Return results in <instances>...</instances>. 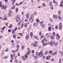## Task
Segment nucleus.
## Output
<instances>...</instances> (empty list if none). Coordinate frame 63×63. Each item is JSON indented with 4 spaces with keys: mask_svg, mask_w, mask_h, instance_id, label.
Masks as SVG:
<instances>
[{
    "mask_svg": "<svg viewBox=\"0 0 63 63\" xmlns=\"http://www.w3.org/2000/svg\"><path fill=\"white\" fill-rule=\"evenodd\" d=\"M38 44V42L37 41H36L34 42V44L33 43V46L34 47H37V46Z\"/></svg>",
    "mask_w": 63,
    "mask_h": 63,
    "instance_id": "nucleus-1",
    "label": "nucleus"
},
{
    "mask_svg": "<svg viewBox=\"0 0 63 63\" xmlns=\"http://www.w3.org/2000/svg\"><path fill=\"white\" fill-rule=\"evenodd\" d=\"M43 52L42 51H41L39 53V56L40 57H41L43 56Z\"/></svg>",
    "mask_w": 63,
    "mask_h": 63,
    "instance_id": "nucleus-2",
    "label": "nucleus"
},
{
    "mask_svg": "<svg viewBox=\"0 0 63 63\" xmlns=\"http://www.w3.org/2000/svg\"><path fill=\"white\" fill-rule=\"evenodd\" d=\"M50 44L51 45V46L53 45H55V43L54 41H51L50 43Z\"/></svg>",
    "mask_w": 63,
    "mask_h": 63,
    "instance_id": "nucleus-3",
    "label": "nucleus"
},
{
    "mask_svg": "<svg viewBox=\"0 0 63 63\" xmlns=\"http://www.w3.org/2000/svg\"><path fill=\"white\" fill-rule=\"evenodd\" d=\"M53 17L55 19H58V16L56 15H54L53 16Z\"/></svg>",
    "mask_w": 63,
    "mask_h": 63,
    "instance_id": "nucleus-4",
    "label": "nucleus"
},
{
    "mask_svg": "<svg viewBox=\"0 0 63 63\" xmlns=\"http://www.w3.org/2000/svg\"><path fill=\"white\" fill-rule=\"evenodd\" d=\"M29 19L30 22H33L34 20H33V19L31 17H30L29 18Z\"/></svg>",
    "mask_w": 63,
    "mask_h": 63,
    "instance_id": "nucleus-5",
    "label": "nucleus"
},
{
    "mask_svg": "<svg viewBox=\"0 0 63 63\" xmlns=\"http://www.w3.org/2000/svg\"><path fill=\"white\" fill-rule=\"evenodd\" d=\"M26 40H27L28 38H30V35L29 34H28L26 35V37H25Z\"/></svg>",
    "mask_w": 63,
    "mask_h": 63,
    "instance_id": "nucleus-6",
    "label": "nucleus"
},
{
    "mask_svg": "<svg viewBox=\"0 0 63 63\" xmlns=\"http://www.w3.org/2000/svg\"><path fill=\"white\" fill-rule=\"evenodd\" d=\"M59 29H60V30H61L62 27V23H60L59 24Z\"/></svg>",
    "mask_w": 63,
    "mask_h": 63,
    "instance_id": "nucleus-7",
    "label": "nucleus"
},
{
    "mask_svg": "<svg viewBox=\"0 0 63 63\" xmlns=\"http://www.w3.org/2000/svg\"><path fill=\"white\" fill-rule=\"evenodd\" d=\"M1 9H4V10H6V7L5 5H3L1 6Z\"/></svg>",
    "mask_w": 63,
    "mask_h": 63,
    "instance_id": "nucleus-8",
    "label": "nucleus"
},
{
    "mask_svg": "<svg viewBox=\"0 0 63 63\" xmlns=\"http://www.w3.org/2000/svg\"><path fill=\"white\" fill-rule=\"evenodd\" d=\"M16 56V54L15 53H14L13 55H12V54H11V59H13L14 58V57H15Z\"/></svg>",
    "mask_w": 63,
    "mask_h": 63,
    "instance_id": "nucleus-9",
    "label": "nucleus"
},
{
    "mask_svg": "<svg viewBox=\"0 0 63 63\" xmlns=\"http://www.w3.org/2000/svg\"><path fill=\"white\" fill-rule=\"evenodd\" d=\"M51 57V55H50L49 56H48L46 57V60H49L50 58Z\"/></svg>",
    "mask_w": 63,
    "mask_h": 63,
    "instance_id": "nucleus-10",
    "label": "nucleus"
},
{
    "mask_svg": "<svg viewBox=\"0 0 63 63\" xmlns=\"http://www.w3.org/2000/svg\"><path fill=\"white\" fill-rule=\"evenodd\" d=\"M60 7H63V0H62L61 1V4H60Z\"/></svg>",
    "mask_w": 63,
    "mask_h": 63,
    "instance_id": "nucleus-11",
    "label": "nucleus"
},
{
    "mask_svg": "<svg viewBox=\"0 0 63 63\" xmlns=\"http://www.w3.org/2000/svg\"><path fill=\"white\" fill-rule=\"evenodd\" d=\"M16 1V0H13L12 1V3L11 4V5L12 6H13L14 5V4H15V3Z\"/></svg>",
    "mask_w": 63,
    "mask_h": 63,
    "instance_id": "nucleus-12",
    "label": "nucleus"
},
{
    "mask_svg": "<svg viewBox=\"0 0 63 63\" xmlns=\"http://www.w3.org/2000/svg\"><path fill=\"white\" fill-rule=\"evenodd\" d=\"M43 57L42 58V59L44 60L45 59V58L46 57V55L45 54H43Z\"/></svg>",
    "mask_w": 63,
    "mask_h": 63,
    "instance_id": "nucleus-13",
    "label": "nucleus"
},
{
    "mask_svg": "<svg viewBox=\"0 0 63 63\" xmlns=\"http://www.w3.org/2000/svg\"><path fill=\"white\" fill-rule=\"evenodd\" d=\"M31 52V51L30 50H29L27 52V54L28 55H30V53Z\"/></svg>",
    "mask_w": 63,
    "mask_h": 63,
    "instance_id": "nucleus-14",
    "label": "nucleus"
},
{
    "mask_svg": "<svg viewBox=\"0 0 63 63\" xmlns=\"http://www.w3.org/2000/svg\"><path fill=\"white\" fill-rule=\"evenodd\" d=\"M20 17V15H18L15 16V18L16 19L19 18V19Z\"/></svg>",
    "mask_w": 63,
    "mask_h": 63,
    "instance_id": "nucleus-15",
    "label": "nucleus"
},
{
    "mask_svg": "<svg viewBox=\"0 0 63 63\" xmlns=\"http://www.w3.org/2000/svg\"><path fill=\"white\" fill-rule=\"evenodd\" d=\"M33 38L35 39H36L37 40H38L39 39V38L37 36L34 35L33 36Z\"/></svg>",
    "mask_w": 63,
    "mask_h": 63,
    "instance_id": "nucleus-16",
    "label": "nucleus"
},
{
    "mask_svg": "<svg viewBox=\"0 0 63 63\" xmlns=\"http://www.w3.org/2000/svg\"><path fill=\"white\" fill-rule=\"evenodd\" d=\"M58 13L59 16H61V11L59 10L58 12Z\"/></svg>",
    "mask_w": 63,
    "mask_h": 63,
    "instance_id": "nucleus-17",
    "label": "nucleus"
},
{
    "mask_svg": "<svg viewBox=\"0 0 63 63\" xmlns=\"http://www.w3.org/2000/svg\"><path fill=\"white\" fill-rule=\"evenodd\" d=\"M38 24V23L37 22H35L33 24V25L34 26H37Z\"/></svg>",
    "mask_w": 63,
    "mask_h": 63,
    "instance_id": "nucleus-18",
    "label": "nucleus"
},
{
    "mask_svg": "<svg viewBox=\"0 0 63 63\" xmlns=\"http://www.w3.org/2000/svg\"><path fill=\"white\" fill-rule=\"evenodd\" d=\"M16 8V5H14L11 8V10H14Z\"/></svg>",
    "mask_w": 63,
    "mask_h": 63,
    "instance_id": "nucleus-19",
    "label": "nucleus"
},
{
    "mask_svg": "<svg viewBox=\"0 0 63 63\" xmlns=\"http://www.w3.org/2000/svg\"><path fill=\"white\" fill-rule=\"evenodd\" d=\"M50 34L49 33H47L46 34V36L47 37H50Z\"/></svg>",
    "mask_w": 63,
    "mask_h": 63,
    "instance_id": "nucleus-20",
    "label": "nucleus"
},
{
    "mask_svg": "<svg viewBox=\"0 0 63 63\" xmlns=\"http://www.w3.org/2000/svg\"><path fill=\"white\" fill-rule=\"evenodd\" d=\"M25 16L27 19H28L29 17L28 16V14L27 13L25 15Z\"/></svg>",
    "mask_w": 63,
    "mask_h": 63,
    "instance_id": "nucleus-21",
    "label": "nucleus"
},
{
    "mask_svg": "<svg viewBox=\"0 0 63 63\" xmlns=\"http://www.w3.org/2000/svg\"><path fill=\"white\" fill-rule=\"evenodd\" d=\"M24 49H25V47H24V46H22L21 47V50H23Z\"/></svg>",
    "mask_w": 63,
    "mask_h": 63,
    "instance_id": "nucleus-22",
    "label": "nucleus"
},
{
    "mask_svg": "<svg viewBox=\"0 0 63 63\" xmlns=\"http://www.w3.org/2000/svg\"><path fill=\"white\" fill-rule=\"evenodd\" d=\"M51 25L50 26H49L48 27V30H49V31H51Z\"/></svg>",
    "mask_w": 63,
    "mask_h": 63,
    "instance_id": "nucleus-23",
    "label": "nucleus"
},
{
    "mask_svg": "<svg viewBox=\"0 0 63 63\" xmlns=\"http://www.w3.org/2000/svg\"><path fill=\"white\" fill-rule=\"evenodd\" d=\"M22 59L24 61V60H25L26 59V58H25V57L24 56H22Z\"/></svg>",
    "mask_w": 63,
    "mask_h": 63,
    "instance_id": "nucleus-24",
    "label": "nucleus"
},
{
    "mask_svg": "<svg viewBox=\"0 0 63 63\" xmlns=\"http://www.w3.org/2000/svg\"><path fill=\"white\" fill-rule=\"evenodd\" d=\"M30 35L31 37H32L33 36V33L32 32H31L30 33Z\"/></svg>",
    "mask_w": 63,
    "mask_h": 63,
    "instance_id": "nucleus-25",
    "label": "nucleus"
},
{
    "mask_svg": "<svg viewBox=\"0 0 63 63\" xmlns=\"http://www.w3.org/2000/svg\"><path fill=\"white\" fill-rule=\"evenodd\" d=\"M56 36L57 37H58V38H60V36L59 35V34H56Z\"/></svg>",
    "mask_w": 63,
    "mask_h": 63,
    "instance_id": "nucleus-26",
    "label": "nucleus"
},
{
    "mask_svg": "<svg viewBox=\"0 0 63 63\" xmlns=\"http://www.w3.org/2000/svg\"><path fill=\"white\" fill-rule=\"evenodd\" d=\"M42 5L43 7H45V6H46V4L45 3V2H44L42 4Z\"/></svg>",
    "mask_w": 63,
    "mask_h": 63,
    "instance_id": "nucleus-27",
    "label": "nucleus"
},
{
    "mask_svg": "<svg viewBox=\"0 0 63 63\" xmlns=\"http://www.w3.org/2000/svg\"><path fill=\"white\" fill-rule=\"evenodd\" d=\"M41 26L42 28H44V27H45V24H42Z\"/></svg>",
    "mask_w": 63,
    "mask_h": 63,
    "instance_id": "nucleus-28",
    "label": "nucleus"
},
{
    "mask_svg": "<svg viewBox=\"0 0 63 63\" xmlns=\"http://www.w3.org/2000/svg\"><path fill=\"white\" fill-rule=\"evenodd\" d=\"M12 27L13 25H12V24H11L8 27L10 28H12Z\"/></svg>",
    "mask_w": 63,
    "mask_h": 63,
    "instance_id": "nucleus-29",
    "label": "nucleus"
},
{
    "mask_svg": "<svg viewBox=\"0 0 63 63\" xmlns=\"http://www.w3.org/2000/svg\"><path fill=\"white\" fill-rule=\"evenodd\" d=\"M25 56L26 58H28V54H25Z\"/></svg>",
    "mask_w": 63,
    "mask_h": 63,
    "instance_id": "nucleus-30",
    "label": "nucleus"
},
{
    "mask_svg": "<svg viewBox=\"0 0 63 63\" xmlns=\"http://www.w3.org/2000/svg\"><path fill=\"white\" fill-rule=\"evenodd\" d=\"M25 27L26 28L27 27V26H28V24L26 23H25Z\"/></svg>",
    "mask_w": 63,
    "mask_h": 63,
    "instance_id": "nucleus-31",
    "label": "nucleus"
},
{
    "mask_svg": "<svg viewBox=\"0 0 63 63\" xmlns=\"http://www.w3.org/2000/svg\"><path fill=\"white\" fill-rule=\"evenodd\" d=\"M47 43L46 42H45L43 43V46H46V45H47Z\"/></svg>",
    "mask_w": 63,
    "mask_h": 63,
    "instance_id": "nucleus-32",
    "label": "nucleus"
},
{
    "mask_svg": "<svg viewBox=\"0 0 63 63\" xmlns=\"http://www.w3.org/2000/svg\"><path fill=\"white\" fill-rule=\"evenodd\" d=\"M53 3H55V6H57V2L55 1V2H54Z\"/></svg>",
    "mask_w": 63,
    "mask_h": 63,
    "instance_id": "nucleus-33",
    "label": "nucleus"
},
{
    "mask_svg": "<svg viewBox=\"0 0 63 63\" xmlns=\"http://www.w3.org/2000/svg\"><path fill=\"white\" fill-rule=\"evenodd\" d=\"M60 53H61V55H63V52L61 51H60Z\"/></svg>",
    "mask_w": 63,
    "mask_h": 63,
    "instance_id": "nucleus-34",
    "label": "nucleus"
},
{
    "mask_svg": "<svg viewBox=\"0 0 63 63\" xmlns=\"http://www.w3.org/2000/svg\"><path fill=\"white\" fill-rule=\"evenodd\" d=\"M52 35L54 37H55V32H53Z\"/></svg>",
    "mask_w": 63,
    "mask_h": 63,
    "instance_id": "nucleus-35",
    "label": "nucleus"
},
{
    "mask_svg": "<svg viewBox=\"0 0 63 63\" xmlns=\"http://www.w3.org/2000/svg\"><path fill=\"white\" fill-rule=\"evenodd\" d=\"M33 57L34 58V59H37V58H38L37 56H36L35 57L34 55H33Z\"/></svg>",
    "mask_w": 63,
    "mask_h": 63,
    "instance_id": "nucleus-36",
    "label": "nucleus"
},
{
    "mask_svg": "<svg viewBox=\"0 0 63 63\" xmlns=\"http://www.w3.org/2000/svg\"><path fill=\"white\" fill-rule=\"evenodd\" d=\"M45 53L46 54H49V52L47 51H46L45 52Z\"/></svg>",
    "mask_w": 63,
    "mask_h": 63,
    "instance_id": "nucleus-37",
    "label": "nucleus"
},
{
    "mask_svg": "<svg viewBox=\"0 0 63 63\" xmlns=\"http://www.w3.org/2000/svg\"><path fill=\"white\" fill-rule=\"evenodd\" d=\"M36 55L37 56H39V53L38 52H37L36 53Z\"/></svg>",
    "mask_w": 63,
    "mask_h": 63,
    "instance_id": "nucleus-38",
    "label": "nucleus"
},
{
    "mask_svg": "<svg viewBox=\"0 0 63 63\" xmlns=\"http://www.w3.org/2000/svg\"><path fill=\"white\" fill-rule=\"evenodd\" d=\"M43 40H44V41H45V42H47V39H46V38H44L43 39Z\"/></svg>",
    "mask_w": 63,
    "mask_h": 63,
    "instance_id": "nucleus-39",
    "label": "nucleus"
},
{
    "mask_svg": "<svg viewBox=\"0 0 63 63\" xmlns=\"http://www.w3.org/2000/svg\"><path fill=\"white\" fill-rule=\"evenodd\" d=\"M39 35L40 36H41V35H42V32L40 31L38 32Z\"/></svg>",
    "mask_w": 63,
    "mask_h": 63,
    "instance_id": "nucleus-40",
    "label": "nucleus"
},
{
    "mask_svg": "<svg viewBox=\"0 0 63 63\" xmlns=\"http://www.w3.org/2000/svg\"><path fill=\"white\" fill-rule=\"evenodd\" d=\"M51 39H52V40H54V37L53 36H52L51 37Z\"/></svg>",
    "mask_w": 63,
    "mask_h": 63,
    "instance_id": "nucleus-41",
    "label": "nucleus"
},
{
    "mask_svg": "<svg viewBox=\"0 0 63 63\" xmlns=\"http://www.w3.org/2000/svg\"><path fill=\"white\" fill-rule=\"evenodd\" d=\"M58 17L59 18V20H62V18H61V17L60 16H58Z\"/></svg>",
    "mask_w": 63,
    "mask_h": 63,
    "instance_id": "nucleus-42",
    "label": "nucleus"
},
{
    "mask_svg": "<svg viewBox=\"0 0 63 63\" xmlns=\"http://www.w3.org/2000/svg\"><path fill=\"white\" fill-rule=\"evenodd\" d=\"M16 47L17 48V49H19V45H17Z\"/></svg>",
    "mask_w": 63,
    "mask_h": 63,
    "instance_id": "nucleus-43",
    "label": "nucleus"
},
{
    "mask_svg": "<svg viewBox=\"0 0 63 63\" xmlns=\"http://www.w3.org/2000/svg\"><path fill=\"white\" fill-rule=\"evenodd\" d=\"M18 8L17 7H16V12H18Z\"/></svg>",
    "mask_w": 63,
    "mask_h": 63,
    "instance_id": "nucleus-44",
    "label": "nucleus"
},
{
    "mask_svg": "<svg viewBox=\"0 0 63 63\" xmlns=\"http://www.w3.org/2000/svg\"><path fill=\"white\" fill-rule=\"evenodd\" d=\"M44 34H42L41 36V38H44Z\"/></svg>",
    "mask_w": 63,
    "mask_h": 63,
    "instance_id": "nucleus-45",
    "label": "nucleus"
},
{
    "mask_svg": "<svg viewBox=\"0 0 63 63\" xmlns=\"http://www.w3.org/2000/svg\"><path fill=\"white\" fill-rule=\"evenodd\" d=\"M12 34H14L15 33V30L13 29L12 32Z\"/></svg>",
    "mask_w": 63,
    "mask_h": 63,
    "instance_id": "nucleus-46",
    "label": "nucleus"
},
{
    "mask_svg": "<svg viewBox=\"0 0 63 63\" xmlns=\"http://www.w3.org/2000/svg\"><path fill=\"white\" fill-rule=\"evenodd\" d=\"M50 8L52 10H53V6L52 5H51L50 6Z\"/></svg>",
    "mask_w": 63,
    "mask_h": 63,
    "instance_id": "nucleus-47",
    "label": "nucleus"
},
{
    "mask_svg": "<svg viewBox=\"0 0 63 63\" xmlns=\"http://www.w3.org/2000/svg\"><path fill=\"white\" fill-rule=\"evenodd\" d=\"M36 21L37 22H38V23H39V22H40V20H39L38 19H36Z\"/></svg>",
    "mask_w": 63,
    "mask_h": 63,
    "instance_id": "nucleus-48",
    "label": "nucleus"
},
{
    "mask_svg": "<svg viewBox=\"0 0 63 63\" xmlns=\"http://www.w3.org/2000/svg\"><path fill=\"white\" fill-rule=\"evenodd\" d=\"M5 28H6V27L5 26H4L3 27L2 29H1V30H2V31H3V30L5 29Z\"/></svg>",
    "mask_w": 63,
    "mask_h": 63,
    "instance_id": "nucleus-49",
    "label": "nucleus"
},
{
    "mask_svg": "<svg viewBox=\"0 0 63 63\" xmlns=\"http://www.w3.org/2000/svg\"><path fill=\"white\" fill-rule=\"evenodd\" d=\"M56 54H57V52L56 51L53 54V55H54Z\"/></svg>",
    "mask_w": 63,
    "mask_h": 63,
    "instance_id": "nucleus-50",
    "label": "nucleus"
},
{
    "mask_svg": "<svg viewBox=\"0 0 63 63\" xmlns=\"http://www.w3.org/2000/svg\"><path fill=\"white\" fill-rule=\"evenodd\" d=\"M13 37L15 39L16 37V34H14L13 36Z\"/></svg>",
    "mask_w": 63,
    "mask_h": 63,
    "instance_id": "nucleus-51",
    "label": "nucleus"
},
{
    "mask_svg": "<svg viewBox=\"0 0 63 63\" xmlns=\"http://www.w3.org/2000/svg\"><path fill=\"white\" fill-rule=\"evenodd\" d=\"M8 16L9 17L11 16L12 15H11V13H9V14H8Z\"/></svg>",
    "mask_w": 63,
    "mask_h": 63,
    "instance_id": "nucleus-52",
    "label": "nucleus"
},
{
    "mask_svg": "<svg viewBox=\"0 0 63 63\" xmlns=\"http://www.w3.org/2000/svg\"><path fill=\"white\" fill-rule=\"evenodd\" d=\"M3 20H7V17H5L4 18Z\"/></svg>",
    "mask_w": 63,
    "mask_h": 63,
    "instance_id": "nucleus-53",
    "label": "nucleus"
},
{
    "mask_svg": "<svg viewBox=\"0 0 63 63\" xmlns=\"http://www.w3.org/2000/svg\"><path fill=\"white\" fill-rule=\"evenodd\" d=\"M8 50H9L8 48H7L6 49V50H4V51H5V52H6L7 51H8Z\"/></svg>",
    "mask_w": 63,
    "mask_h": 63,
    "instance_id": "nucleus-54",
    "label": "nucleus"
},
{
    "mask_svg": "<svg viewBox=\"0 0 63 63\" xmlns=\"http://www.w3.org/2000/svg\"><path fill=\"white\" fill-rule=\"evenodd\" d=\"M19 35H20L21 36H23V35H22V34L21 33H19Z\"/></svg>",
    "mask_w": 63,
    "mask_h": 63,
    "instance_id": "nucleus-55",
    "label": "nucleus"
},
{
    "mask_svg": "<svg viewBox=\"0 0 63 63\" xmlns=\"http://www.w3.org/2000/svg\"><path fill=\"white\" fill-rule=\"evenodd\" d=\"M31 52L32 53H35V51H34V50H32Z\"/></svg>",
    "mask_w": 63,
    "mask_h": 63,
    "instance_id": "nucleus-56",
    "label": "nucleus"
},
{
    "mask_svg": "<svg viewBox=\"0 0 63 63\" xmlns=\"http://www.w3.org/2000/svg\"><path fill=\"white\" fill-rule=\"evenodd\" d=\"M58 26H55V29H57L58 28Z\"/></svg>",
    "mask_w": 63,
    "mask_h": 63,
    "instance_id": "nucleus-57",
    "label": "nucleus"
},
{
    "mask_svg": "<svg viewBox=\"0 0 63 63\" xmlns=\"http://www.w3.org/2000/svg\"><path fill=\"white\" fill-rule=\"evenodd\" d=\"M2 5V2L0 1V7H1Z\"/></svg>",
    "mask_w": 63,
    "mask_h": 63,
    "instance_id": "nucleus-58",
    "label": "nucleus"
},
{
    "mask_svg": "<svg viewBox=\"0 0 63 63\" xmlns=\"http://www.w3.org/2000/svg\"><path fill=\"white\" fill-rule=\"evenodd\" d=\"M19 19H16V22H19Z\"/></svg>",
    "mask_w": 63,
    "mask_h": 63,
    "instance_id": "nucleus-59",
    "label": "nucleus"
},
{
    "mask_svg": "<svg viewBox=\"0 0 63 63\" xmlns=\"http://www.w3.org/2000/svg\"><path fill=\"white\" fill-rule=\"evenodd\" d=\"M61 59H60L59 62V63H61Z\"/></svg>",
    "mask_w": 63,
    "mask_h": 63,
    "instance_id": "nucleus-60",
    "label": "nucleus"
},
{
    "mask_svg": "<svg viewBox=\"0 0 63 63\" xmlns=\"http://www.w3.org/2000/svg\"><path fill=\"white\" fill-rule=\"evenodd\" d=\"M51 61H54V59H51Z\"/></svg>",
    "mask_w": 63,
    "mask_h": 63,
    "instance_id": "nucleus-61",
    "label": "nucleus"
},
{
    "mask_svg": "<svg viewBox=\"0 0 63 63\" xmlns=\"http://www.w3.org/2000/svg\"><path fill=\"white\" fill-rule=\"evenodd\" d=\"M16 6H20L19 4H18L17 3H16Z\"/></svg>",
    "mask_w": 63,
    "mask_h": 63,
    "instance_id": "nucleus-62",
    "label": "nucleus"
},
{
    "mask_svg": "<svg viewBox=\"0 0 63 63\" xmlns=\"http://www.w3.org/2000/svg\"><path fill=\"white\" fill-rule=\"evenodd\" d=\"M41 42L42 43H43L45 42V41L44 40H42L41 41Z\"/></svg>",
    "mask_w": 63,
    "mask_h": 63,
    "instance_id": "nucleus-63",
    "label": "nucleus"
},
{
    "mask_svg": "<svg viewBox=\"0 0 63 63\" xmlns=\"http://www.w3.org/2000/svg\"><path fill=\"white\" fill-rule=\"evenodd\" d=\"M50 20L51 21V22H53V20H52V19H50Z\"/></svg>",
    "mask_w": 63,
    "mask_h": 63,
    "instance_id": "nucleus-64",
    "label": "nucleus"
}]
</instances>
